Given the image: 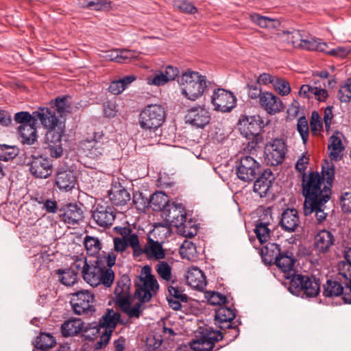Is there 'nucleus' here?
<instances>
[{
  "instance_id": "nucleus-1",
  "label": "nucleus",
  "mask_w": 351,
  "mask_h": 351,
  "mask_svg": "<svg viewBox=\"0 0 351 351\" xmlns=\"http://www.w3.org/2000/svg\"><path fill=\"white\" fill-rule=\"evenodd\" d=\"M114 230L121 237L113 239L114 250L117 252L122 253L130 247L132 250V255L134 258L141 257L143 254H145L149 260H160L165 257V251L162 244L151 237H147V243L143 247L140 243L138 234L133 232L130 227L117 226L114 228Z\"/></svg>"
},
{
  "instance_id": "nucleus-2",
  "label": "nucleus",
  "mask_w": 351,
  "mask_h": 351,
  "mask_svg": "<svg viewBox=\"0 0 351 351\" xmlns=\"http://www.w3.org/2000/svg\"><path fill=\"white\" fill-rule=\"evenodd\" d=\"M320 173L312 171L302 176V194L305 197L306 205L317 206L322 202H327L332 194L330 189L322 181Z\"/></svg>"
},
{
  "instance_id": "nucleus-3",
  "label": "nucleus",
  "mask_w": 351,
  "mask_h": 351,
  "mask_svg": "<svg viewBox=\"0 0 351 351\" xmlns=\"http://www.w3.org/2000/svg\"><path fill=\"white\" fill-rule=\"evenodd\" d=\"M178 82L182 93L187 99L195 101L202 97L208 88L206 77L199 72L187 70L178 77Z\"/></svg>"
},
{
  "instance_id": "nucleus-4",
  "label": "nucleus",
  "mask_w": 351,
  "mask_h": 351,
  "mask_svg": "<svg viewBox=\"0 0 351 351\" xmlns=\"http://www.w3.org/2000/svg\"><path fill=\"white\" fill-rule=\"evenodd\" d=\"M320 279L312 274H293L291 278L289 291L297 295L305 298H315L319 291Z\"/></svg>"
},
{
  "instance_id": "nucleus-5",
  "label": "nucleus",
  "mask_w": 351,
  "mask_h": 351,
  "mask_svg": "<svg viewBox=\"0 0 351 351\" xmlns=\"http://www.w3.org/2000/svg\"><path fill=\"white\" fill-rule=\"evenodd\" d=\"M165 120V111L160 105L145 106L138 116V124L143 130L156 131Z\"/></svg>"
},
{
  "instance_id": "nucleus-6",
  "label": "nucleus",
  "mask_w": 351,
  "mask_h": 351,
  "mask_svg": "<svg viewBox=\"0 0 351 351\" xmlns=\"http://www.w3.org/2000/svg\"><path fill=\"white\" fill-rule=\"evenodd\" d=\"M199 337H197L189 345H182L176 351H213L215 343L222 339L221 334L214 332L210 328H205L200 332Z\"/></svg>"
},
{
  "instance_id": "nucleus-7",
  "label": "nucleus",
  "mask_w": 351,
  "mask_h": 351,
  "mask_svg": "<svg viewBox=\"0 0 351 351\" xmlns=\"http://www.w3.org/2000/svg\"><path fill=\"white\" fill-rule=\"evenodd\" d=\"M151 267L146 265L143 267L142 271L145 277H141L142 282L136 285L134 296L141 302H147L155 295L159 289V285L151 273Z\"/></svg>"
},
{
  "instance_id": "nucleus-8",
  "label": "nucleus",
  "mask_w": 351,
  "mask_h": 351,
  "mask_svg": "<svg viewBox=\"0 0 351 351\" xmlns=\"http://www.w3.org/2000/svg\"><path fill=\"white\" fill-rule=\"evenodd\" d=\"M237 177L244 182L254 180L262 171V166L252 156H242L235 162Z\"/></svg>"
},
{
  "instance_id": "nucleus-9",
  "label": "nucleus",
  "mask_w": 351,
  "mask_h": 351,
  "mask_svg": "<svg viewBox=\"0 0 351 351\" xmlns=\"http://www.w3.org/2000/svg\"><path fill=\"white\" fill-rule=\"evenodd\" d=\"M95 295L87 290H81L72 295L71 304L77 315H92L95 312Z\"/></svg>"
},
{
  "instance_id": "nucleus-10",
  "label": "nucleus",
  "mask_w": 351,
  "mask_h": 351,
  "mask_svg": "<svg viewBox=\"0 0 351 351\" xmlns=\"http://www.w3.org/2000/svg\"><path fill=\"white\" fill-rule=\"evenodd\" d=\"M211 103L215 110L228 112L236 106L237 98L231 91L219 88L213 90Z\"/></svg>"
},
{
  "instance_id": "nucleus-11",
  "label": "nucleus",
  "mask_w": 351,
  "mask_h": 351,
  "mask_svg": "<svg viewBox=\"0 0 351 351\" xmlns=\"http://www.w3.org/2000/svg\"><path fill=\"white\" fill-rule=\"evenodd\" d=\"M287 148L285 141L275 138L266 144L265 147V160L267 165L276 166L281 164L285 158Z\"/></svg>"
},
{
  "instance_id": "nucleus-12",
  "label": "nucleus",
  "mask_w": 351,
  "mask_h": 351,
  "mask_svg": "<svg viewBox=\"0 0 351 351\" xmlns=\"http://www.w3.org/2000/svg\"><path fill=\"white\" fill-rule=\"evenodd\" d=\"M92 217L99 226L109 228L112 226L116 218L115 209L112 206L98 204L93 211Z\"/></svg>"
},
{
  "instance_id": "nucleus-13",
  "label": "nucleus",
  "mask_w": 351,
  "mask_h": 351,
  "mask_svg": "<svg viewBox=\"0 0 351 351\" xmlns=\"http://www.w3.org/2000/svg\"><path fill=\"white\" fill-rule=\"evenodd\" d=\"M59 219L70 225H78L84 219L82 208L76 204H68L59 209Z\"/></svg>"
},
{
  "instance_id": "nucleus-14",
  "label": "nucleus",
  "mask_w": 351,
  "mask_h": 351,
  "mask_svg": "<svg viewBox=\"0 0 351 351\" xmlns=\"http://www.w3.org/2000/svg\"><path fill=\"white\" fill-rule=\"evenodd\" d=\"M29 171L35 178H47L52 173V163L48 158L32 156Z\"/></svg>"
},
{
  "instance_id": "nucleus-15",
  "label": "nucleus",
  "mask_w": 351,
  "mask_h": 351,
  "mask_svg": "<svg viewBox=\"0 0 351 351\" xmlns=\"http://www.w3.org/2000/svg\"><path fill=\"white\" fill-rule=\"evenodd\" d=\"M165 220L178 228L187 219L185 208L180 204H172L163 209Z\"/></svg>"
},
{
  "instance_id": "nucleus-16",
  "label": "nucleus",
  "mask_w": 351,
  "mask_h": 351,
  "mask_svg": "<svg viewBox=\"0 0 351 351\" xmlns=\"http://www.w3.org/2000/svg\"><path fill=\"white\" fill-rule=\"evenodd\" d=\"M210 119V113L201 106L190 108L185 116L186 123L197 128H203Z\"/></svg>"
},
{
  "instance_id": "nucleus-17",
  "label": "nucleus",
  "mask_w": 351,
  "mask_h": 351,
  "mask_svg": "<svg viewBox=\"0 0 351 351\" xmlns=\"http://www.w3.org/2000/svg\"><path fill=\"white\" fill-rule=\"evenodd\" d=\"M168 291L169 294L167 299L169 306L175 311L181 310L182 302L186 303L189 300V296L184 293V289L177 282L173 281L168 286Z\"/></svg>"
},
{
  "instance_id": "nucleus-18",
  "label": "nucleus",
  "mask_w": 351,
  "mask_h": 351,
  "mask_svg": "<svg viewBox=\"0 0 351 351\" xmlns=\"http://www.w3.org/2000/svg\"><path fill=\"white\" fill-rule=\"evenodd\" d=\"M259 104L267 114L274 115L283 111L285 106L281 99L269 92H264L259 99Z\"/></svg>"
},
{
  "instance_id": "nucleus-19",
  "label": "nucleus",
  "mask_w": 351,
  "mask_h": 351,
  "mask_svg": "<svg viewBox=\"0 0 351 351\" xmlns=\"http://www.w3.org/2000/svg\"><path fill=\"white\" fill-rule=\"evenodd\" d=\"M334 243L333 234L330 231L323 230L315 237L313 250L318 255L325 254L330 251Z\"/></svg>"
},
{
  "instance_id": "nucleus-20",
  "label": "nucleus",
  "mask_w": 351,
  "mask_h": 351,
  "mask_svg": "<svg viewBox=\"0 0 351 351\" xmlns=\"http://www.w3.org/2000/svg\"><path fill=\"white\" fill-rule=\"evenodd\" d=\"M275 178L269 169L261 171L260 176L254 183V191L257 193L261 197H266Z\"/></svg>"
},
{
  "instance_id": "nucleus-21",
  "label": "nucleus",
  "mask_w": 351,
  "mask_h": 351,
  "mask_svg": "<svg viewBox=\"0 0 351 351\" xmlns=\"http://www.w3.org/2000/svg\"><path fill=\"white\" fill-rule=\"evenodd\" d=\"M120 321V313L114 311L113 309L108 308L106 313L99 319L98 325L95 329L97 332L101 328L109 331V332H112Z\"/></svg>"
},
{
  "instance_id": "nucleus-22",
  "label": "nucleus",
  "mask_w": 351,
  "mask_h": 351,
  "mask_svg": "<svg viewBox=\"0 0 351 351\" xmlns=\"http://www.w3.org/2000/svg\"><path fill=\"white\" fill-rule=\"evenodd\" d=\"M342 133L335 132L328 139V150L331 160L338 161L343 157L345 147L342 142Z\"/></svg>"
},
{
  "instance_id": "nucleus-23",
  "label": "nucleus",
  "mask_w": 351,
  "mask_h": 351,
  "mask_svg": "<svg viewBox=\"0 0 351 351\" xmlns=\"http://www.w3.org/2000/svg\"><path fill=\"white\" fill-rule=\"evenodd\" d=\"M300 224L298 212L295 208H287L281 214L280 225L287 232H294Z\"/></svg>"
},
{
  "instance_id": "nucleus-24",
  "label": "nucleus",
  "mask_w": 351,
  "mask_h": 351,
  "mask_svg": "<svg viewBox=\"0 0 351 351\" xmlns=\"http://www.w3.org/2000/svg\"><path fill=\"white\" fill-rule=\"evenodd\" d=\"M36 121L39 120L42 125L47 129L56 128L59 123H63L60 121L56 115L55 110L48 108H40L38 111L34 112Z\"/></svg>"
},
{
  "instance_id": "nucleus-25",
  "label": "nucleus",
  "mask_w": 351,
  "mask_h": 351,
  "mask_svg": "<svg viewBox=\"0 0 351 351\" xmlns=\"http://www.w3.org/2000/svg\"><path fill=\"white\" fill-rule=\"evenodd\" d=\"M76 182V176L72 171L60 170L56 173L55 184L61 191H71L75 187Z\"/></svg>"
},
{
  "instance_id": "nucleus-26",
  "label": "nucleus",
  "mask_w": 351,
  "mask_h": 351,
  "mask_svg": "<svg viewBox=\"0 0 351 351\" xmlns=\"http://www.w3.org/2000/svg\"><path fill=\"white\" fill-rule=\"evenodd\" d=\"M239 122L247 130V133L249 134H257L261 133L264 127L267 124L265 123L264 120L260 115L256 114L253 116H242Z\"/></svg>"
},
{
  "instance_id": "nucleus-27",
  "label": "nucleus",
  "mask_w": 351,
  "mask_h": 351,
  "mask_svg": "<svg viewBox=\"0 0 351 351\" xmlns=\"http://www.w3.org/2000/svg\"><path fill=\"white\" fill-rule=\"evenodd\" d=\"M186 280L191 287L198 291H203L206 285V276L203 271L196 267L189 269Z\"/></svg>"
},
{
  "instance_id": "nucleus-28",
  "label": "nucleus",
  "mask_w": 351,
  "mask_h": 351,
  "mask_svg": "<svg viewBox=\"0 0 351 351\" xmlns=\"http://www.w3.org/2000/svg\"><path fill=\"white\" fill-rule=\"evenodd\" d=\"M108 195L111 202L117 206H125L131 199L130 193L120 184L113 185Z\"/></svg>"
},
{
  "instance_id": "nucleus-29",
  "label": "nucleus",
  "mask_w": 351,
  "mask_h": 351,
  "mask_svg": "<svg viewBox=\"0 0 351 351\" xmlns=\"http://www.w3.org/2000/svg\"><path fill=\"white\" fill-rule=\"evenodd\" d=\"M300 96L304 98H315L319 101H325L328 97V91L324 88L303 84L299 90Z\"/></svg>"
},
{
  "instance_id": "nucleus-30",
  "label": "nucleus",
  "mask_w": 351,
  "mask_h": 351,
  "mask_svg": "<svg viewBox=\"0 0 351 351\" xmlns=\"http://www.w3.org/2000/svg\"><path fill=\"white\" fill-rule=\"evenodd\" d=\"M86 330V329L84 330V323L80 319L66 321L61 326V333L64 337H73Z\"/></svg>"
},
{
  "instance_id": "nucleus-31",
  "label": "nucleus",
  "mask_w": 351,
  "mask_h": 351,
  "mask_svg": "<svg viewBox=\"0 0 351 351\" xmlns=\"http://www.w3.org/2000/svg\"><path fill=\"white\" fill-rule=\"evenodd\" d=\"M235 317L234 309L225 306H221L215 310V319L219 326L230 327Z\"/></svg>"
},
{
  "instance_id": "nucleus-32",
  "label": "nucleus",
  "mask_w": 351,
  "mask_h": 351,
  "mask_svg": "<svg viewBox=\"0 0 351 351\" xmlns=\"http://www.w3.org/2000/svg\"><path fill=\"white\" fill-rule=\"evenodd\" d=\"M283 250L280 245L269 242L261 250V255L265 263L274 264Z\"/></svg>"
},
{
  "instance_id": "nucleus-33",
  "label": "nucleus",
  "mask_w": 351,
  "mask_h": 351,
  "mask_svg": "<svg viewBox=\"0 0 351 351\" xmlns=\"http://www.w3.org/2000/svg\"><path fill=\"white\" fill-rule=\"evenodd\" d=\"M323 287V295L325 297L334 298L342 295L343 298L344 295L348 293L346 288L336 280H328Z\"/></svg>"
},
{
  "instance_id": "nucleus-34",
  "label": "nucleus",
  "mask_w": 351,
  "mask_h": 351,
  "mask_svg": "<svg viewBox=\"0 0 351 351\" xmlns=\"http://www.w3.org/2000/svg\"><path fill=\"white\" fill-rule=\"evenodd\" d=\"M295 261L293 253L288 250H284L274 264L280 269L282 271L286 273L292 270Z\"/></svg>"
},
{
  "instance_id": "nucleus-35",
  "label": "nucleus",
  "mask_w": 351,
  "mask_h": 351,
  "mask_svg": "<svg viewBox=\"0 0 351 351\" xmlns=\"http://www.w3.org/2000/svg\"><path fill=\"white\" fill-rule=\"evenodd\" d=\"M130 280L128 276H123L117 282L114 289L117 304L121 303L123 299H130Z\"/></svg>"
},
{
  "instance_id": "nucleus-36",
  "label": "nucleus",
  "mask_w": 351,
  "mask_h": 351,
  "mask_svg": "<svg viewBox=\"0 0 351 351\" xmlns=\"http://www.w3.org/2000/svg\"><path fill=\"white\" fill-rule=\"evenodd\" d=\"M35 124L21 125L19 127V134L22 143L32 145L36 141L37 134Z\"/></svg>"
},
{
  "instance_id": "nucleus-37",
  "label": "nucleus",
  "mask_w": 351,
  "mask_h": 351,
  "mask_svg": "<svg viewBox=\"0 0 351 351\" xmlns=\"http://www.w3.org/2000/svg\"><path fill=\"white\" fill-rule=\"evenodd\" d=\"M139 300V302L134 304L133 306H131L130 299L128 300L124 298L122 300L121 303L117 304L119 306L120 309L125 313H126L129 317L132 318H139L142 313V304Z\"/></svg>"
},
{
  "instance_id": "nucleus-38",
  "label": "nucleus",
  "mask_w": 351,
  "mask_h": 351,
  "mask_svg": "<svg viewBox=\"0 0 351 351\" xmlns=\"http://www.w3.org/2000/svg\"><path fill=\"white\" fill-rule=\"evenodd\" d=\"M56 344L55 338L51 335L46 332H40L34 342V347L40 351H48Z\"/></svg>"
},
{
  "instance_id": "nucleus-39",
  "label": "nucleus",
  "mask_w": 351,
  "mask_h": 351,
  "mask_svg": "<svg viewBox=\"0 0 351 351\" xmlns=\"http://www.w3.org/2000/svg\"><path fill=\"white\" fill-rule=\"evenodd\" d=\"M335 167L334 163L330 161H325L322 167L321 179L328 189L331 190L335 180Z\"/></svg>"
},
{
  "instance_id": "nucleus-40",
  "label": "nucleus",
  "mask_w": 351,
  "mask_h": 351,
  "mask_svg": "<svg viewBox=\"0 0 351 351\" xmlns=\"http://www.w3.org/2000/svg\"><path fill=\"white\" fill-rule=\"evenodd\" d=\"M101 267L99 265H88L84 271L83 278L92 287H97L99 285V276Z\"/></svg>"
},
{
  "instance_id": "nucleus-41",
  "label": "nucleus",
  "mask_w": 351,
  "mask_h": 351,
  "mask_svg": "<svg viewBox=\"0 0 351 351\" xmlns=\"http://www.w3.org/2000/svg\"><path fill=\"white\" fill-rule=\"evenodd\" d=\"M269 222L258 219L256 223L254 232L260 243L263 244L270 238V230L268 228Z\"/></svg>"
},
{
  "instance_id": "nucleus-42",
  "label": "nucleus",
  "mask_w": 351,
  "mask_h": 351,
  "mask_svg": "<svg viewBox=\"0 0 351 351\" xmlns=\"http://www.w3.org/2000/svg\"><path fill=\"white\" fill-rule=\"evenodd\" d=\"M64 132V124L59 123L56 128L49 129L46 134V140L49 144L62 143V137Z\"/></svg>"
},
{
  "instance_id": "nucleus-43",
  "label": "nucleus",
  "mask_w": 351,
  "mask_h": 351,
  "mask_svg": "<svg viewBox=\"0 0 351 351\" xmlns=\"http://www.w3.org/2000/svg\"><path fill=\"white\" fill-rule=\"evenodd\" d=\"M326 203V202H322L313 208L311 207V205H306V204H304V213L305 215H309L314 212L315 213V217L317 223H322L324 220H326L327 216V213H326L324 210Z\"/></svg>"
},
{
  "instance_id": "nucleus-44",
  "label": "nucleus",
  "mask_w": 351,
  "mask_h": 351,
  "mask_svg": "<svg viewBox=\"0 0 351 351\" xmlns=\"http://www.w3.org/2000/svg\"><path fill=\"white\" fill-rule=\"evenodd\" d=\"M84 244L87 254L91 256L97 254L101 248V243L97 237L86 236Z\"/></svg>"
},
{
  "instance_id": "nucleus-45",
  "label": "nucleus",
  "mask_w": 351,
  "mask_h": 351,
  "mask_svg": "<svg viewBox=\"0 0 351 351\" xmlns=\"http://www.w3.org/2000/svg\"><path fill=\"white\" fill-rule=\"evenodd\" d=\"M327 44L326 43L320 42L319 39H315L311 38L310 39H304L302 45L300 47L302 49H306L308 51H326L327 48Z\"/></svg>"
},
{
  "instance_id": "nucleus-46",
  "label": "nucleus",
  "mask_w": 351,
  "mask_h": 351,
  "mask_svg": "<svg viewBox=\"0 0 351 351\" xmlns=\"http://www.w3.org/2000/svg\"><path fill=\"white\" fill-rule=\"evenodd\" d=\"M214 332H218L221 334L223 337L221 340L223 339H227L228 341H234L239 335V329L237 325L232 326L230 327H226V326H219V328L221 330H214L211 327H210Z\"/></svg>"
},
{
  "instance_id": "nucleus-47",
  "label": "nucleus",
  "mask_w": 351,
  "mask_h": 351,
  "mask_svg": "<svg viewBox=\"0 0 351 351\" xmlns=\"http://www.w3.org/2000/svg\"><path fill=\"white\" fill-rule=\"evenodd\" d=\"M57 274L61 275L60 276V282L66 286H71L77 282V275L72 269H58Z\"/></svg>"
},
{
  "instance_id": "nucleus-48",
  "label": "nucleus",
  "mask_w": 351,
  "mask_h": 351,
  "mask_svg": "<svg viewBox=\"0 0 351 351\" xmlns=\"http://www.w3.org/2000/svg\"><path fill=\"white\" fill-rule=\"evenodd\" d=\"M177 230L180 234L187 238L195 237L198 232L195 223L192 220L187 221L186 219Z\"/></svg>"
},
{
  "instance_id": "nucleus-49",
  "label": "nucleus",
  "mask_w": 351,
  "mask_h": 351,
  "mask_svg": "<svg viewBox=\"0 0 351 351\" xmlns=\"http://www.w3.org/2000/svg\"><path fill=\"white\" fill-rule=\"evenodd\" d=\"M50 104V109L55 110V112L57 111L60 116H62L68 112L70 108L66 97H58L55 100H51Z\"/></svg>"
},
{
  "instance_id": "nucleus-50",
  "label": "nucleus",
  "mask_w": 351,
  "mask_h": 351,
  "mask_svg": "<svg viewBox=\"0 0 351 351\" xmlns=\"http://www.w3.org/2000/svg\"><path fill=\"white\" fill-rule=\"evenodd\" d=\"M19 154L16 146L0 145V160L8 161L14 158Z\"/></svg>"
},
{
  "instance_id": "nucleus-51",
  "label": "nucleus",
  "mask_w": 351,
  "mask_h": 351,
  "mask_svg": "<svg viewBox=\"0 0 351 351\" xmlns=\"http://www.w3.org/2000/svg\"><path fill=\"white\" fill-rule=\"evenodd\" d=\"M114 280V273L111 268L101 267L99 276V285L102 284L106 287H110Z\"/></svg>"
},
{
  "instance_id": "nucleus-52",
  "label": "nucleus",
  "mask_w": 351,
  "mask_h": 351,
  "mask_svg": "<svg viewBox=\"0 0 351 351\" xmlns=\"http://www.w3.org/2000/svg\"><path fill=\"white\" fill-rule=\"evenodd\" d=\"M132 203L140 210H144L150 206L149 198L143 195L142 192L136 191L133 193Z\"/></svg>"
},
{
  "instance_id": "nucleus-53",
  "label": "nucleus",
  "mask_w": 351,
  "mask_h": 351,
  "mask_svg": "<svg viewBox=\"0 0 351 351\" xmlns=\"http://www.w3.org/2000/svg\"><path fill=\"white\" fill-rule=\"evenodd\" d=\"M297 130L300 134L304 144H306L308 140L309 127L308 120L304 116L300 117L298 120Z\"/></svg>"
},
{
  "instance_id": "nucleus-54",
  "label": "nucleus",
  "mask_w": 351,
  "mask_h": 351,
  "mask_svg": "<svg viewBox=\"0 0 351 351\" xmlns=\"http://www.w3.org/2000/svg\"><path fill=\"white\" fill-rule=\"evenodd\" d=\"M337 97L341 102L346 103L351 101V79H348L343 85L340 86Z\"/></svg>"
},
{
  "instance_id": "nucleus-55",
  "label": "nucleus",
  "mask_w": 351,
  "mask_h": 351,
  "mask_svg": "<svg viewBox=\"0 0 351 351\" xmlns=\"http://www.w3.org/2000/svg\"><path fill=\"white\" fill-rule=\"evenodd\" d=\"M311 131L312 135L317 136L319 134V132L323 129V124L321 121V117L319 113L316 111H313L311 114L310 121Z\"/></svg>"
},
{
  "instance_id": "nucleus-56",
  "label": "nucleus",
  "mask_w": 351,
  "mask_h": 351,
  "mask_svg": "<svg viewBox=\"0 0 351 351\" xmlns=\"http://www.w3.org/2000/svg\"><path fill=\"white\" fill-rule=\"evenodd\" d=\"M102 134L99 135L97 138L95 135L94 138L90 141H87L88 143L93 144L89 147L90 149H89V153L92 155L93 157H97L99 156L102 155L104 148L102 147V143H101L99 139L102 138Z\"/></svg>"
},
{
  "instance_id": "nucleus-57",
  "label": "nucleus",
  "mask_w": 351,
  "mask_h": 351,
  "mask_svg": "<svg viewBox=\"0 0 351 351\" xmlns=\"http://www.w3.org/2000/svg\"><path fill=\"white\" fill-rule=\"evenodd\" d=\"M206 297L208 300V302L214 306L219 305L221 306L228 302L226 296L217 291L207 292L206 293Z\"/></svg>"
},
{
  "instance_id": "nucleus-58",
  "label": "nucleus",
  "mask_w": 351,
  "mask_h": 351,
  "mask_svg": "<svg viewBox=\"0 0 351 351\" xmlns=\"http://www.w3.org/2000/svg\"><path fill=\"white\" fill-rule=\"evenodd\" d=\"M158 276L165 280L169 281L171 278V267L165 261H160L156 267Z\"/></svg>"
},
{
  "instance_id": "nucleus-59",
  "label": "nucleus",
  "mask_w": 351,
  "mask_h": 351,
  "mask_svg": "<svg viewBox=\"0 0 351 351\" xmlns=\"http://www.w3.org/2000/svg\"><path fill=\"white\" fill-rule=\"evenodd\" d=\"M248 96L252 99H257L261 97L264 92H262L261 85L256 80H251L247 84Z\"/></svg>"
},
{
  "instance_id": "nucleus-60",
  "label": "nucleus",
  "mask_w": 351,
  "mask_h": 351,
  "mask_svg": "<svg viewBox=\"0 0 351 351\" xmlns=\"http://www.w3.org/2000/svg\"><path fill=\"white\" fill-rule=\"evenodd\" d=\"M273 86L275 90L282 95H287L291 92L289 82L282 78L276 77Z\"/></svg>"
},
{
  "instance_id": "nucleus-61",
  "label": "nucleus",
  "mask_w": 351,
  "mask_h": 351,
  "mask_svg": "<svg viewBox=\"0 0 351 351\" xmlns=\"http://www.w3.org/2000/svg\"><path fill=\"white\" fill-rule=\"evenodd\" d=\"M14 119L17 123L21 125L36 123V117H34V113L32 115L28 112L22 111L16 113Z\"/></svg>"
},
{
  "instance_id": "nucleus-62",
  "label": "nucleus",
  "mask_w": 351,
  "mask_h": 351,
  "mask_svg": "<svg viewBox=\"0 0 351 351\" xmlns=\"http://www.w3.org/2000/svg\"><path fill=\"white\" fill-rule=\"evenodd\" d=\"M88 264L86 261V258L84 256H77L74 262L71 264L70 269H72L75 273L78 275L80 272L82 275L84 274V271L88 267Z\"/></svg>"
},
{
  "instance_id": "nucleus-63",
  "label": "nucleus",
  "mask_w": 351,
  "mask_h": 351,
  "mask_svg": "<svg viewBox=\"0 0 351 351\" xmlns=\"http://www.w3.org/2000/svg\"><path fill=\"white\" fill-rule=\"evenodd\" d=\"M176 6L178 9L185 14H195L197 12V8L192 3L187 0H179L177 1Z\"/></svg>"
},
{
  "instance_id": "nucleus-64",
  "label": "nucleus",
  "mask_w": 351,
  "mask_h": 351,
  "mask_svg": "<svg viewBox=\"0 0 351 351\" xmlns=\"http://www.w3.org/2000/svg\"><path fill=\"white\" fill-rule=\"evenodd\" d=\"M339 204L344 213H351V192L341 193Z\"/></svg>"
}]
</instances>
